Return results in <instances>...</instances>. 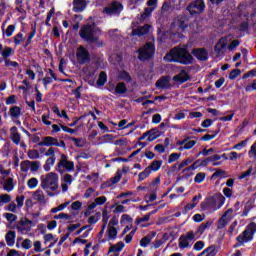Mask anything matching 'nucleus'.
Instances as JSON below:
<instances>
[{"label": "nucleus", "mask_w": 256, "mask_h": 256, "mask_svg": "<svg viewBox=\"0 0 256 256\" xmlns=\"http://www.w3.org/2000/svg\"><path fill=\"white\" fill-rule=\"evenodd\" d=\"M164 61L190 65V63H193V56L187 51V46L176 47L165 55Z\"/></svg>", "instance_id": "nucleus-1"}, {"label": "nucleus", "mask_w": 256, "mask_h": 256, "mask_svg": "<svg viewBox=\"0 0 256 256\" xmlns=\"http://www.w3.org/2000/svg\"><path fill=\"white\" fill-rule=\"evenodd\" d=\"M40 187L46 191L49 197H55V193L50 191H57L59 189V176L57 173L49 172L40 177Z\"/></svg>", "instance_id": "nucleus-2"}, {"label": "nucleus", "mask_w": 256, "mask_h": 256, "mask_svg": "<svg viewBox=\"0 0 256 256\" xmlns=\"http://www.w3.org/2000/svg\"><path fill=\"white\" fill-rule=\"evenodd\" d=\"M223 205H225V196L221 193H216L201 203V209L213 213L214 211H219Z\"/></svg>", "instance_id": "nucleus-3"}, {"label": "nucleus", "mask_w": 256, "mask_h": 256, "mask_svg": "<svg viewBox=\"0 0 256 256\" xmlns=\"http://www.w3.org/2000/svg\"><path fill=\"white\" fill-rule=\"evenodd\" d=\"M101 35V29L95 25H86L80 29V37L88 43H97L99 36Z\"/></svg>", "instance_id": "nucleus-4"}, {"label": "nucleus", "mask_w": 256, "mask_h": 256, "mask_svg": "<svg viewBox=\"0 0 256 256\" xmlns=\"http://www.w3.org/2000/svg\"><path fill=\"white\" fill-rule=\"evenodd\" d=\"M117 225H119V219L117 217H112L108 223V227L106 230V237H99L98 235V243H107V241H115L117 239Z\"/></svg>", "instance_id": "nucleus-5"}, {"label": "nucleus", "mask_w": 256, "mask_h": 256, "mask_svg": "<svg viewBox=\"0 0 256 256\" xmlns=\"http://www.w3.org/2000/svg\"><path fill=\"white\" fill-rule=\"evenodd\" d=\"M256 233V223L251 222L246 229L237 237V241L240 243H249L253 241V236Z\"/></svg>", "instance_id": "nucleus-6"}, {"label": "nucleus", "mask_w": 256, "mask_h": 256, "mask_svg": "<svg viewBox=\"0 0 256 256\" xmlns=\"http://www.w3.org/2000/svg\"><path fill=\"white\" fill-rule=\"evenodd\" d=\"M193 241H197L195 238V231H188L185 234L180 235L178 239V247L179 249H189Z\"/></svg>", "instance_id": "nucleus-7"}, {"label": "nucleus", "mask_w": 256, "mask_h": 256, "mask_svg": "<svg viewBox=\"0 0 256 256\" xmlns=\"http://www.w3.org/2000/svg\"><path fill=\"white\" fill-rule=\"evenodd\" d=\"M33 227V221L29 220L26 217L20 218L16 223L15 229L20 233V235H28Z\"/></svg>", "instance_id": "nucleus-8"}, {"label": "nucleus", "mask_w": 256, "mask_h": 256, "mask_svg": "<svg viewBox=\"0 0 256 256\" xmlns=\"http://www.w3.org/2000/svg\"><path fill=\"white\" fill-rule=\"evenodd\" d=\"M138 53V59L140 61H147V59H151V57L155 55V45L147 43L144 47L138 50Z\"/></svg>", "instance_id": "nucleus-9"}, {"label": "nucleus", "mask_w": 256, "mask_h": 256, "mask_svg": "<svg viewBox=\"0 0 256 256\" xmlns=\"http://www.w3.org/2000/svg\"><path fill=\"white\" fill-rule=\"evenodd\" d=\"M39 167H41V163L39 161L24 160L20 163V171L22 173H29V171L37 173V171H39Z\"/></svg>", "instance_id": "nucleus-10"}, {"label": "nucleus", "mask_w": 256, "mask_h": 256, "mask_svg": "<svg viewBox=\"0 0 256 256\" xmlns=\"http://www.w3.org/2000/svg\"><path fill=\"white\" fill-rule=\"evenodd\" d=\"M231 40V36H225L217 42L215 46V53H217L219 57L225 55L228 49V45L229 43H231Z\"/></svg>", "instance_id": "nucleus-11"}, {"label": "nucleus", "mask_w": 256, "mask_h": 256, "mask_svg": "<svg viewBox=\"0 0 256 256\" xmlns=\"http://www.w3.org/2000/svg\"><path fill=\"white\" fill-rule=\"evenodd\" d=\"M39 147H65V141L46 136L42 138V141L38 143Z\"/></svg>", "instance_id": "nucleus-12"}, {"label": "nucleus", "mask_w": 256, "mask_h": 256, "mask_svg": "<svg viewBox=\"0 0 256 256\" xmlns=\"http://www.w3.org/2000/svg\"><path fill=\"white\" fill-rule=\"evenodd\" d=\"M147 5L148 7L144 9V12L139 17L141 21H145L151 17L153 11L157 9V0H148Z\"/></svg>", "instance_id": "nucleus-13"}, {"label": "nucleus", "mask_w": 256, "mask_h": 256, "mask_svg": "<svg viewBox=\"0 0 256 256\" xmlns=\"http://www.w3.org/2000/svg\"><path fill=\"white\" fill-rule=\"evenodd\" d=\"M235 217L233 215V209H228L224 212L222 217L218 220V229H224V227H227L231 220Z\"/></svg>", "instance_id": "nucleus-14"}, {"label": "nucleus", "mask_w": 256, "mask_h": 256, "mask_svg": "<svg viewBox=\"0 0 256 256\" xmlns=\"http://www.w3.org/2000/svg\"><path fill=\"white\" fill-rule=\"evenodd\" d=\"M204 10L205 2L203 0H195L187 7V11H189L191 15H195V13H203Z\"/></svg>", "instance_id": "nucleus-15"}, {"label": "nucleus", "mask_w": 256, "mask_h": 256, "mask_svg": "<svg viewBox=\"0 0 256 256\" xmlns=\"http://www.w3.org/2000/svg\"><path fill=\"white\" fill-rule=\"evenodd\" d=\"M76 59L80 65H83V63H89L90 57H89V52L85 47L80 46L77 50L76 53Z\"/></svg>", "instance_id": "nucleus-16"}, {"label": "nucleus", "mask_w": 256, "mask_h": 256, "mask_svg": "<svg viewBox=\"0 0 256 256\" xmlns=\"http://www.w3.org/2000/svg\"><path fill=\"white\" fill-rule=\"evenodd\" d=\"M123 11V4L119 2H113L110 7L104 9V13L107 15H119Z\"/></svg>", "instance_id": "nucleus-17"}, {"label": "nucleus", "mask_w": 256, "mask_h": 256, "mask_svg": "<svg viewBox=\"0 0 256 256\" xmlns=\"http://www.w3.org/2000/svg\"><path fill=\"white\" fill-rule=\"evenodd\" d=\"M177 145H180L179 151H188L189 149H193L194 145H197V141L184 139L177 142Z\"/></svg>", "instance_id": "nucleus-18"}, {"label": "nucleus", "mask_w": 256, "mask_h": 256, "mask_svg": "<svg viewBox=\"0 0 256 256\" xmlns=\"http://www.w3.org/2000/svg\"><path fill=\"white\" fill-rule=\"evenodd\" d=\"M211 225H213V222L211 221H207L206 223H202L197 230L194 232V237L196 239H201V236L205 233V231H207V229H209V227H211Z\"/></svg>", "instance_id": "nucleus-19"}, {"label": "nucleus", "mask_w": 256, "mask_h": 256, "mask_svg": "<svg viewBox=\"0 0 256 256\" xmlns=\"http://www.w3.org/2000/svg\"><path fill=\"white\" fill-rule=\"evenodd\" d=\"M192 54L196 59H199V61H207L208 59L207 50H205L204 48L194 49L192 51Z\"/></svg>", "instance_id": "nucleus-20"}, {"label": "nucleus", "mask_w": 256, "mask_h": 256, "mask_svg": "<svg viewBox=\"0 0 256 256\" xmlns=\"http://www.w3.org/2000/svg\"><path fill=\"white\" fill-rule=\"evenodd\" d=\"M10 139L15 145H19L21 143V134H19L16 126L10 129Z\"/></svg>", "instance_id": "nucleus-21"}, {"label": "nucleus", "mask_w": 256, "mask_h": 256, "mask_svg": "<svg viewBox=\"0 0 256 256\" xmlns=\"http://www.w3.org/2000/svg\"><path fill=\"white\" fill-rule=\"evenodd\" d=\"M157 89H169L171 87V78L162 77L156 82Z\"/></svg>", "instance_id": "nucleus-22"}, {"label": "nucleus", "mask_w": 256, "mask_h": 256, "mask_svg": "<svg viewBox=\"0 0 256 256\" xmlns=\"http://www.w3.org/2000/svg\"><path fill=\"white\" fill-rule=\"evenodd\" d=\"M86 7H87V1L85 0L73 1V11H75V13H81V11H85Z\"/></svg>", "instance_id": "nucleus-23"}, {"label": "nucleus", "mask_w": 256, "mask_h": 256, "mask_svg": "<svg viewBox=\"0 0 256 256\" xmlns=\"http://www.w3.org/2000/svg\"><path fill=\"white\" fill-rule=\"evenodd\" d=\"M33 199L34 201H38L40 205H46L47 204V199H45V193L43 190H36L33 194Z\"/></svg>", "instance_id": "nucleus-24"}, {"label": "nucleus", "mask_w": 256, "mask_h": 256, "mask_svg": "<svg viewBox=\"0 0 256 256\" xmlns=\"http://www.w3.org/2000/svg\"><path fill=\"white\" fill-rule=\"evenodd\" d=\"M17 238V233L13 230H10L5 235V241L8 247H13L15 245V239Z\"/></svg>", "instance_id": "nucleus-25"}, {"label": "nucleus", "mask_w": 256, "mask_h": 256, "mask_svg": "<svg viewBox=\"0 0 256 256\" xmlns=\"http://www.w3.org/2000/svg\"><path fill=\"white\" fill-rule=\"evenodd\" d=\"M48 75L50 76H45L42 79L43 85L44 87H47V85H51V83H53V81H57V77H55V73H53L52 69H48L47 70Z\"/></svg>", "instance_id": "nucleus-26"}, {"label": "nucleus", "mask_w": 256, "mask_h": 256, "mask_svg": "<svg viewBox=\"0 0 256 256\" xmlns=\"http://www.w3.org/2000/svg\"><path fill=\"white\" fill-rule=\"evenodd\" d=\"M83 231H85V232L83 233ZM91 231H93V226L85 225L82 228H80L78 231H76L74 233V235H81V233H83L81 235L82 239H87V237H89V234L91 233Z\"/></svg>", "instance_id": "nucleus-27"}, {"label": "nucleus", "mask_w": 256, "mask_h": 256, "mask_svg": "<svg viewBox=\"0 0 256 256\" xmlns=\"http://www.w3.org/2000/svg\"><path fill=\"white\" fill-rule=\"evenodd\" d=\"M151 28V26L149 25H144V26H140L137 29H133L132 30V35H138V37H141L143 35H147V33H149V29Z\"/></svg>", "instance_id": "nucleus-28"}, {"label": "nucleus", "mask_w": 256, "mask_h": 256, "mask_svg": "<svg viewBox=\"0 0 256 256\" xmlns=\"http://www.w3.org/2000/svg\"><path fill=\"white\" fill-rule=\"evenodd\" d=\"M174 81L177 83H185V81H189V74L187 71L182 70L179 74L173 77Z\"/></svg>", "instance_id": "nucleus-29"}, {"label": "nucleus", "mask_w": 256, "mask_h": 256, "mask_svg": "<svg viewBox=\"0 0 256 256\" xmlns=\"http://www.w3.org/2000/svg\"><path fill=\"white\" fill-rule=\"evenodd\" d=\"M56 171L62 175V181H65V154H62V158L57 165Z\"/></svg>", "instance_id": "nucleus-30"}, {"label": "nucleus", "mask_w": 256, "mask_h": 256, "mask_svg": "<svg viewBox=\"0 0 256 256\" xmlns=\"http://www.w3.org/2000/svg\"><path fill=\"white\" fill-rule=\"evenodd\" d=\"M172 27H177L178 29L185 31V29H187V19L185 18L176 19L172 24Z\"/></svg>", "instance_id": "nucleus-31"}, {"label": "nucleus", "mask_w": 256, "mask_h": 256, "mask_svg": "<svg viewBox=\"0 0 256 256\" xmlns=\"http://www.w3.org/2000/svg\"><path fill=\"white\" fill-rule=\"evenodd\" d=\"M114 93L116 95H123L124 93H127V86L125 85V83L123 82L118 83L116 85Z\"/></svg>", "instance_id": "nucleus-32"}, {"label": "nucleus", "mask_w": 256, "mask_h": 256, "mask_svg": "<svg viewBox=\"0 0 256 256\" xmlns=\"http://www.w3.org/2000/svg\"><path fill=\"white\" fill-rule=\"evenodd\" d=\"M161 165H163V161L161 160H154L147 168L150 171H159L161 169Z\"/></svg>", "instance_id": "nucleus-33"}, {"label": "nucleus", "mask_w": 256, "mask_h": 256, "mask_svg": "<svg viewBox=\"0 0 256 256\" xmlns=\"http://www.w3.org/2000/svg\"><path fill=\"white\" fill-rule=\"evenodd\" d=\"M15 189V185L13 184V178H8L4 182V191H7V193H11Z\"/></svg>", "instance_id": "nucleus-34"}, {"label": "nucleus", "mask_w": 256, "mask_h": 256, "mask_svg": "<svg viewBox=\"0 0 256 256\" xmlns=\"http://www.w3.org/2000/svg\"><path fill=\"white\" fill-rule=\"evenodd\" d=\"M55 161H56L55 156L49 157L46 160L45 164L43 165L44 171H51V167H53V165H55Z\"/></svg>", "instance_id": "nucleus-35"}, {"label": "nucleus", "mask_w": 256, "mask_h": 256, "mask_svg": "<svg viewBox=\"0 0 256 256\" xmlns=\"http://www.w3.org/2000/svg\"><path fill=\"white\" fill-rule=\"evenodd\" d=\"M160 135H161L160 132L156 129L149 130L147 141L149 142L155 141V139H158Z\"/></svg>", "instance_id": "nucleus-36"}, {"label": "nucleus", "mask_w": 256, "mask_h": 256, "mask_svg": "<svg viewBox=\"0 0 256 256\" xmlns=\"http://www.w3.org/2000/svg\"><path fill=\"white\" fill-rule=\"evenodd\" d=\"M10 116L13 119H19V117H21V108L19 106H13L10 108Z\"/></svg>", "instance_id": "nucleus-37"}, {"label": "nucleus", "mask_w": 256, "mask_h": 256, "mask_svg": "<svg viewBox=\"0 0 256 256\" xmlns=\"http://www.w3.org/2000/svg\"><path fill=\"white\" fill-rule=\"evenodd\" d=\"M125 247V243L118 242L115 245H112L109 249L110 253H119L120 251H123V248Z\"/></svg>", "instance_id": "nucleus-38"}, {"label": "nucleus", "mask_w": 256, "mask_h": 256, "mask_svg": "<svg viewBox=\"0 0 256 256\" xmlns=\"http://www.w3.org/2000/svg\"><path fill=\"white\" fill-rule=\"evenodd\" d=\"M102 221L104 224L102 225L101 231L98 233V237H100V239H101V236L104 235L105 229L107 228V222L109 221V216L105 212L102 215Z\"/></svg>", "instance_id": "nucleus-39"}, {"label": "nucleus", "mask_w": 256, "mask_h": 256, "mask_svg": "<svg viewBox=\"0 0 256 256\" xmlns=\"http://www.w3.org/2000/svg\"><path fill=\"white\" fill-rule=\"evenodd\" d=\"M122 225H133V218L128 214H123L120 219Z\"/></svg>", "instance_id": "nucleus-40"}, {"label": "nucleus", "mask_w": 256, "mask_h": 256, "mask_svg": "<svg viewBox=\"0 0 256 256\" xmlns=\"http://www.w3.org/2000/svg\"><path fill=\"white\" fill-rule=\"evenodd\" d=\"M7 203H11V195L9 194H1L0 195V207L7 205Z\"/></svg>", "instance_id": "nucleus-41"}, {"label": "nucleus", "mask_w": 256, "mask_h": 256, "mask_svg": "<svg viewBox=\"0 0 256 256\" xmlns=\"http://www.w3.org/2000/svg\"><path fill=\"white\" fill-rule=\"evenodd\" d=\"M149 175H151V171L149 170L148 167H146L144 169V171H142L138 174V181H145V179H147V177H149Z\"/></svg>", "instance_id": "nucleus-42"}, {"label": "nucleus", "mask_w": 256, "mask_h": 256, "mask_svg": "<svg viewBox=\"0 0 256 256\" xmlns=\"http://www.w3.org/2000/svg\"><path fill=\"white\" fill-rule=\"evenodd\" d=\"M105 83H107V74L105 72H100L99 78L97 81V85L99 87H103V85H105Z\"/></svg>", "instance_id": "nucleus-43"}, {"label": "nucleus", "mask_w": 256, "mask_h": 256, "mask_svg": "<svg viewBox=\"0 0 256 256\" xmlns=\"http://www.w3.org/2000/svg\"><path fill=\"white\" fill-rule=\"evenodd\" d=\"M38 185H39V180L35 177H32L27 181V187L30 189H36Z\"/></svg>", "instance_id": "nucleus-44"}, {"label": "nucleus", "mask_w": 256, "mask_h": 256, "mask_svg": "<svg viewBox=\"0 0 256 256\" xmlns=\"http://www.w3.org/2000/svg\"><path fill=\"white\" fill-rule=\"evenodd\" d=\"M151 241H153L152 236H145L140 240V246L141 247H149V245H151Z\"/></svg>", "instance_id": "nucleus-45"}, {"label": "nucleus", "mask_w": 256, "mask_h": 256, "mask_svg": "<svg viewBox=\"0 0 256 256\" xmlns=\"http://www.w3.org/2000/svg\"><path fill=\"white\" fill-rule=\"evenodd\" d=\"M79 227H81V224L76 223V224H69L67 226L68 229V234H66L65 239H67V237H69L70 233H74L77 229H79Z\"/></svg>", "instance_id": "nucleus-46"}, {"label": "nucleus", "mask_w": 256, "mask_h": 256, "mask_svg": "<svg viewBox=\"0 0 256 256\" xmlns=\"http://www.w3.org/2000/svg\"><path fill=\"white\" fill-rule=\"evenodd\" d=\"M114 145H116L117 147H128L129 140L127 138H122V139L116 140L114 142Z\"/></svg>", "instance_id": "nucleus-47"}, {"label": "nucleus", "mask_w": 256, "mask_h": 256, "mask_svg": "<svg viewBox=\"0 0 256 256\" xmlns=\"http://www.w3.org/2000/svg\"><path fill=\"white\" fill-rule=\"evenodd\" d=\"M13 48L11 47H5L3 51L1 52V55L4 59H7L8 57H11L13 55Z\"/></svg>", "instance_id": "nucleus-48"}, {"label": "nucleus", "mask_w": 256, "mask_h": 256, "mask_svg": "<svg viewBox=\"0 0 256 256\" xmlns=\"http://www.w3.org/2000/svg\"><path fill=\"white\" fill-rule=\"evenodd\" d=\"M205 177H207V174L205 172H199L194 177L195 183H203L205 181Z\"/></svg>", "instance_id": "nucleus-49"}, {"label": "nucleus", "mask_w": 256, "mask_h": 256, "mask_svg": "<svg viewBox=\"0 0 256 256\" xmlns=\"http://www.w3.org/2000/svg\"><path fill=\"white\" fill-rule=\"evenodd\" d=\"M70 141H73L74 145L76 147H85V144L87 143L85 141V139L83 138H80V139H77V138H70Z\"/></svg>", "instance_id": "nucleus-50"}, {"label": "nucleus", "mask_w": 256, "mask_h": 256, "mask_svg": "<svg viewBox=\"0 0 256 256\" xmlns=\"http://www.w3.org/2000/svg\"><path fill=\"white\" fill-rule=\"evenodd\" d=\"M3 217H5L6 221L9 223H15V221H17V215L13 213H5Z\"/></svg>", "instance_id": "nucleus-51"}, {"label": "nucleus", "mask_w": 256, "mask_h": 256, "mask_svg": "<svg viewBox=\"0 0 256 256\" xmlns=\"http://www.w3.org/2000/svg\"><path fill=\"white\" fill-rule=\"evenodd\" d=\"M248 157L250 159H256V142L251 145L250 150L248 151Z\"/></svg>", "instance_id": "nucleus-52"}, {"label": "nucleus", "mask_w": 256, "mask_h": 256, "mask_svg": "<svg viewBox=\"0 0 256 256\" xmlns=\"http://www.w3.org/2000/svg\"><path fill=\"white\" fill-rule=\"evenodd\" d=\"M27 155L29 159H39L40 157L39 151L35 149L29 150Z\"/></svg>", "instance_id": "nucleus-53"}, {"label": "nucleus", "mask_w": 256, "mask_h": 256, "mask_svg": "<svg viewBox=\"0 0 256 256\" xmlns=\"http://www.w3.org/2000/svg\"><path fill=\"white\" fill-rule=\"evenodd\" d=\"M251 173H253V167H250L246 172H242L238 179L241 181L243 179H247V177H250Z\"/></svg>", "instance_id": "nucleus-54"}, {"label": "nucleus", "mask_w": 256, "mask_h": 256, "mask_svg": "<svg viewBox=\"0 0 256 256\" xmlns=\"http://www.w3.org/2000/svg\"><path fill=\"white\" fill-rule=\"evenodd\" d=\"M204 247H205V242L203 240H199L194 244L193 250L201 251L202 249H204Z\"/></svg>", "instance_id": "nucleus-55"}, {"label": "nucleus", "mask_w": 256, "mask_h": 256, "mask_svg": "<svg viewBox=\"0 0 256 256\" xmlns=\"http://www.w3.org/2000/svg\"><path fill=\"white\" fill-rule=\"evenodd\" d=\"M193 161H195V158L193 157H189L186 160L182 161L179 166L178 169H183V167H187V165H189L190 163H193Z\"/></svg>", "instance_id": "nucleus-56"}, {"label": "nucleus", "mask_w": 256, "mask_h": 256, "mask_svg": "<svg viewBox=\"0 0 256 256\" xmlns=\"http://www.w3.org/2000/svg\"><path fill=\"white\" fill-rule=\"evenodd\" d=\"M23 39H25L23 33H18L16 36H14L15 45H21V43H23Z\"/></svg>", "instance_id": "nucleus-57"}, {"label": "nucleus", "mask_w": 256, "mask_h": 256, "mask_svg": "<svg viewBox=\"0 0 256 256\" xmlns=\"http://www.w3.org/2000/svg\"><path fill=\"white\" fill-rule=\"evenodd\" d=\"M181 158V154L179 153H172L170 154L168 158V163H175V161H178V159Z\"/></svg>", "instance_id": "nucleus-58"}, {"label": "nucleus", "mask_w": 256, "mask_h": 256, "mask_svg": "<svg viewBox=\"0 0 256 256\" xmlns=\"http://www.w3.org/2000/svg\"><path fill=\"white\" fill-rule=\"evenodd\" d=\"M185 117H187V114H185V110H181L175 114L174 120L181 121V119H185Z\"/></svg>", "instance_id": "nucleus-59"}, {"label": "nucleus", "mask_w": 256, "mask_h": 256, "mask_svg": "<svg viewBox=\"0 0 256 256\" xmlns=\"http://www.w3.org/2000/svg\"><path fill=\"white\" fill-rule=\"evenodd\" d=\"M239 75H241V70L239 69H234L230 72L229 74V79L233 80V79H237L239 77Z\"/></svg>", "instance_id": "nucleus-60"}, {"label": "nucleus", "mask_w": 256, "mask_h": 256, "mask_svg": "<svg viewBox=\"0 0 256 256\" xmlns=\"http://www.w3.org/2000/svg\"><path fill=\"white\" fill-rule=\"evenodd\" d=\"M52 111L53 113H55V115H57L58 117H65V110H59V107L57 106H53L52 107Z\"/></svg>", "instance_id": "nucleus-61"}, {"label": "nucleus", "mask_w": 256, "mask_h": 256, "mask_svg": "<svg viewBox=\"0 0 256 256\" xmlns=\"http://www.w3.org/2000/svg\"><path fill=\"white\" fill-rule=\"evenodd\" d=\"M4 63L6 67H14V68L19 67V63H17L16 61H11L7 58L4 60Z\"/></svg>", "instance_id": "nucleus-62"}, {"label": "nucleus", "mask_w": 256, "mask_h": 256, "mask_svg": "<svg viewBox=\"0 0 256 256\" xmlns=\"http://www.w3.org/2000/svg\"><path fill=\"white\" fill-rule=\"evenodd\" d=\"M15 33V25H9L5 31L6 37H11Z\"/></svg>", "instance_id": "nucleus-63"}, {"label": "nucleus", "mask_w": 256, "mask_h": 256, "mask_svg": "<svg viewBox=\"0 0 256 256\" xmlns=\"http://www.w3.org/2000/svg\"><path fill=\"white\" fill-rule=\"evenodd\" d=\"M7 256H25V254L15 250V249H12L8 252Z\"/></svg>", "instance_id": "nucleus-64"}]
</instances>
